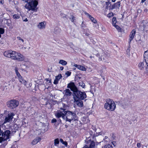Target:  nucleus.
I'll use <instances>...</instances> for the list:
<instances>
[{
	"mask_svg": "<svg viewBox=\"0 0 148 148\" xmlns=\"http://www.w3.org/2000/svg\"><path fill=\"white\" fill-rule=\"evenodd\" d=\"M67 87L73 92V95L74 101L81 100L86 98V93L79 90L73 82H71L68 84Z\"/></svg>",
	"mask_w": 148,
	"mask_h": 148,
	"instance_id": "f257e3e1",
	"label": "nucleus"
},
{
	"mask_svg": "<svg viewBox=\"0 0 148 148\" xmlns=\"http://www.w3.org/2000/svg\"><path fill=\"white\" fill-rule=\"evenodd\" d=\"M3 54L6 57L10 58L14 60H17L19 61H23L25 59L24 56L23 55L14 51H6L4 52Z\"/></svg>",
	"mask_w": 148,
	"mask_h": 148,
	"instance_id": "f03ea898",
	"label": "nucleus"
},
{
	"mask_svg": "<svg viewBox=\"0 0 148 148\" xmlns=\"http://www.w3.org/2000/svg\"><path fill=\"white\" fill-rule=\"evenodd\" d=\"M64 113L65 116H63V119L66 122L68 121L71 123L72 121H78L77 116L75 112L69 110H65Z\"/></svg>",
	"mask_w": 148,
	"mask_h": 148,
	"instance_id": "7ed1b4c3",
	"label": "nucleus"
},
{
	"mask_svg": "<svg viewBox=\"0 0 148 148\" xmlns=\"http://www.w3.org/2000/svg\"><path fill=\"white\" fill-rule=\"evenodd\" d=\"M25 2H27L25 5V8L28 11L31 10L36 12L38 8L36 7L38 2L36 0H23Z\"/></svg>",
	"mask_w": 148,
	"mask_h": 148,
	"instance_id": "20e7f679",
	"label": "nucleus"
},
{
	"mask_svg": "<svg viewBox=\"0 0 148 148\" xmlns=\"http://www.w3.org/2000/svg\"><path fill=\"white\" fill-rule=\"evenodd\" d=\"M1 127L3 128V126L1 125H0V143L6 141L9 139L10 138L11 134V131L10 130H7L3 132V130L1 129Z\"/></svg>",
	"mask_w": 148,
	"mask_h": 148,
	"instance_id": "39448f33",
	"label": "nucleus"
},
{
	"mask_svg": "<svg viewBox=\"0 0 148 148\" xmlns=\"http://www.w3.org/2000/svg\"><path fill=\"white\" fill-rule=\"evenodd\" d=\"M104 104V108L107 110L113 111L116 108V105L114 101L112 99H107Z\"/></svg>",
	"mask_w": 148,
	"mask_h": 148,
	"instance_id": "423d86ee",
	"label": "nucleus"
},
{
	"mask_svg": "<svg viewBox=\"0 0 148 148\" xmlns=\"http://www.w3.org/2000/svg\"><path fill=\"white\" fill-rule=\"evenodd\" d=\"M18 101L15 99L11 100L7 102V106L11 109L16 108L19 105Z\"/></svg>",
	"mask_w": 148,
	"mask_h": 148,
	"instance_id": "0eeeda50",
	"label": "nucleus"
},
{
	"mask_svg": "<svg viewBox=\"0 0 148 148\" xmlns=\"http://www.w3.org/2000/svg\"><path fill=\"white\" fill-rule=\"evenodd\" d=\"M86 143V144L83 148H94L95 146L94 142L91 140H87Z\"/></svg>",
	"mask_w": 148,
	"mask_h": 148,
	"instance_id": "6e6552de",
	"label": "nucleus"
},
{
	"mask_svg": "<svg viewBox=\"0 0 148 148\" xmlns=\"http://www.w3.org/2000/svg\"><path fill=\"white\" fill-rule=\"evenodd\" d=\"M14 115L13 113H11L9 114L5 118L4 123H6L7 122H9L12 121Z\"/></svg>",
	"mask_w": 148,
	"mask_h": 148,
	"instance_id": "1a4fd4ad",
	"label": "nucleus"
},
{
	"mask_svg": "<svg viewBox=\"0 0 148 148\" xmlns=\"http://www.w3.org/2000/svg\"><path fill=\"white\" fill-rule=\"evenodd\" d=\"M60 109L63 110V111L62 112L59 111L55 114V115L57 118H59L61 117H62L63 118V116H65V115L64 114V111H65V109H64L62 108H61Z\"/></svg>",
	"mask_w": 148,
	"mask_h": 148,
	"instance_id": "9d476101",
	"label": "nucleus"
},
{
	"mask_svg": "<svg viewBox=\"0 0 148 148\" xmlns=\"http://www.w3.org/2000/svg\"><path fill=\"white\" fill-rule=\"evenodd\" d=\"M136 33V31L134 29L132 30L130 32L129 35V43H130L132 40L134 39V37Z\"/></svg>",
	"mask_w": 148,
	"mask_h": 148,
	"instance_id": "9b49d317",
	"label": "nucleus"
},
{
	"mask_svg": "<svg viewBox=\"0 0 148 148\" xmlns=\"http://www.w3.org/2000/svg\"><path fill=\"white\" fill-rule=\"evenodd\" d=\"M121 3L120 1H118L116 3H115L112 5L111 6H110V9L113 10L116 8H119L120 6Z\"/></svg>",
	"mask_w": 148,
	"mask_h": 148,
	"instance_id": "f8f14e48",
	"label": "nucleus"
},
{
	"mask_svg": "<svg viewBox=\"0 0 148 148\" xmlns=\"http://www.w3.org/2000/svg\"><path fill=\"white\" fill-rule=\"evenodd\" d=\"M64 96L66 97L71 95L72 93L69 89H66L63 92Z\"/></svg>",
	"mask_w": 148,
	"mask_h": 148,
	"instance_id": "ddd939ff",
	"label": "nucleus"
},
{
	"mask_svg": "<svg viewBox=\"0 0 148 148\" xmlns=\"http://www.w3.org/2000/svg\"><path fill=\"white\" fill-rule=\"evenodd\" d=\"M146 62H140L138 65V67L140 69L142 70L143 69L146 64Z\"/></svg>",
	"mask_w": 148,
	"mask_h": 148,
	"instance_id": "4468645a",
	"label": "nucleus"
},
{
	"mask_svg": "<svg viewBox=\"0 0 148 148\" xmlns=\"http://www.w3.org/2000/svg\"><path fill=\"white\" fill-rule=\"evenodd\" d=\"M91 136H92V138H94L95 137L97 136H98L100 135H101L102 133L101 132H99L98 133H96L95 134V132H93L92 131H90L89 132Z\"/></svg>",
	"mask_w": 148,
	"mask_h": 148,
	"instance_id": "2eb2a0df",
	"label": "nucleus"
},
{
	"mask_svg": "<svg viewBox=\"0 0 148 148\" xmlns=\"http://www.w3.org/2000/svg\"><path fill=\"white\" fill-rule=\"evenodd\" d=\"M11 129H12L11 133L13 132H16V131L18 130V127L16 124H14V125L11 126Z\"/></svg>",
	"mask_w": 148,
	"mask_h": 148,
	"instance_id": "dca6fc26",
	"label": "nucleus"
},
{
	"mask_svg": "<svg viewBox=\"0 0 148 148\" xmlns=\"http://www.w3.org/2000/svg\"><path fill=\"white\" fill-rule=\"evenodd\" d=\"M82 121L84 124H86L90 122L89 119L87 116L83 117L82 118Z\"/></svg>",
	"mask_w": 148,
	"mask_h": 148,
	"instance_id": "f3484780",
	"label": "nucleus"
},
{
	"mask_svg": "<svg viewBox=\"0 0 148 148\" xmlns=\"http://www.w3.org/2000/svg\"><path fill=\"white\" fill-rule=\"evenodd\" d=\"M41 139L39 137H37L32 141L31 143V144L32 145H35L39 142Z\"/></svg>",
	"mask_w": 148,
	"mask_h": 148,
	"instance_id": "a211bd4d",
	"label": "nucleus"
},
{
	"mask_svg": "<svg viewBox=\"0 0 148 148\" xmlns=\"http://www.w3.org/2000/svg\"><path fill=\"white\" fill-rule=\"evenodd\" d=\"M45 22L40 23L37 25V27L40 29H43L45 28V25L44 24Z\"/></svg>",
	"mask_w": 148,
	"mask_h": 148,
	"instance_id": "6ab92c4d",
	"label": "nucleus"
},
{
	"mask_svg": "<svg viewBox=\"0 0 148 148\" xmlns=\"http://www.w3.org/2000/svg\"><path fill=\"white\" fill-rule=\"evenodd\" d=\"M74 102L79 107H82L83 106V102L81 100L74 101Z\"/></svg>",
	"mask_w": 148,
	"mask_h": 148,
	"instance_id": "aec40b11",
	"label": "nucleus"
},
{
	"mask_svg": "<svg viewBox=\"0 0 148 148\" xmlns=\"http://www.w3.org/2000/svg\"><path fill=\"white\" fill-rule=\"evenodd\" d=\"M59 141H60L59 138H57L55 139L54 140V145L56 146H58L59 143Z\"/></svg>",
	"mask_w": 148,
	"mask_h": 148,
	"instance_id": "412c9836",
	"label": "nucleus"
},
{
	"mask_svg": "<svg viewBox=\"0 0 148 148\" xmlns=\"http://www.w3.org/2000/svg\"><path fill=\"white\" fill-rule=\"evenodd\" d=\"M59 63L64 66H65L67 64V62L66 61L62 60H60Z\"/></svg>",
	"mask_w": 148,
	"mask_h": 148,
	"instance_id": "4be33fe9",
	"label": "nucleus"
},
{
	"mask_svg": "<svg viewBox=\"0 0 148 148\" xmlns=\"http://www.w3.org/2000/svg\"><path fill=\"white\" fill-rule=\"evenodd\" d=\"M78 69L83 71H86V69L84 66H82L79 65Z\"/></svg>",
	"mask_w": 148,
	"mask_h": 148,
	"instance_id": "5701e85b",
	"label": "nucleus"
},
{
	"mask_svg": "<svg viewBox=\"0 0 148 148\" xmlns=\"http://www.w3.org/2000/svg\"><path fill=\"white\" fill-rule=\"evenodd\" d=\"M60 141L63 145H64L66 147H67L68 144L66 141H64L61 138L60 139Z\"/></svg>",
	"mask_w": 148,
	"mask_h": 148,
	"instance_id": "b1692460",
	"label": "nucleus"
},
{
	"mask_svg": "<svg viewBox=\"0 0 148 148\" xmlns=\"http://www.w3.org/2000/svg\"><path fill=\"white\" fill-rule=\"evenodd\" d=\"M102 148H113L112 145L108 144L102 147Z\"/></svg>",
	"mask_w": 148,
	"mask_h": 148,
	"instance_id": "393cba45",
	"label": "nucleus"
},
{
	"mask_svg": "<svg viewBox=\"0 0 148 148\" xmlns=\"http://www.w3.org/2000/svg\"><path fill=\"white\" fill-rule=\"evenodd\" d=\"M144 56L145 59H148V50L145 52Z\"/></svg>",
	"mask_w": 148,
	"mask_h": 148,
	"instance_id": "a878e982",
	"label": "nucleus"
},
{
	"mask_svg": "<svg viewBox=\"0 0 148 148\" xmlns=\"http://www.w3.org/2000/svg\"><path fill=\"white\" fill-rule=\"evenodd\" d=\"M13 18L14 19H17L20 18V16L18 14H14L12 16Z\"/></svg>",
	"mask_w": 148,
	"mask_h": 148,
	"instance_id": "bb28decb",
	"label": "nucleus"
},
{
	"mask_svg": "<svg viewBox=\"0 0 148 148\" xmlns=\"http://www.w3.org/2000/svg\"><path fill=\"white\" fill-rule=\"evenodd\" d=\"M112 25L113 26L116 25V17H114L112 19Z\"/></svg>",
	"mask_w": 148,
	"mask_h": 148,
	"instance_id": "cd10ccee",
	"label": "nucleus"
},
{
	"mask_svg": "<svg viewBox=\"0 0 148 148\" xmlns=\"http://www.w3.org/2000/svg\"><path fill=\"white\" fill-rule=\"evenodd\" d=\"M107 58V57H106L105 58H104V57H103V58H102V57H99V61H101L103 60V61H104L105 62H106V60Z\"/></svg>",
	"mask_w": 148,
	"mask_h": 148,
	"instance_id": "c85d7f7f",
	"label": "nucleus"
},
{
	"mask_svg": "<svg viewBox=\"0 0 148 148\" xmlns=\"http://www.w3.org/2000/svg\"><path fill=\"white\" fill-rule=\"evenodd\" d=\"M21 83L22 84H24L27 87H29V86H28L27 85V82L24 80H23L22 81V82H21Z\"/></svg>",
	"mask_w": 148,
	"mask_h": 148,
	"instance_id": "c756f323",
	"label": "nucleus"
},
{
	"mask_svg": "<svg viewBox=\"0 0 148 148\" xmlns=\"http://www.w3.org/2000/svg\"><path fill=\"white\" fill-rule=\"evenodd\" d=\"M62 77V76L61 74H59L58 76H56L55 78L59 81Z\"/></svg>",
	"mask_w": 148,
	"mask_h": 148,
	"instance_id": "7c9ffc66",
	"label": "nucleus"
},
{
	"mask_svg": "<svg viewBox=\"0 0 148 148\" xmlns=\"http://www.w3.org/2000/svg\"><path fill=\"white\" fill-rule=\"evenodd\" d=\"M79 86H81L82 87L84 88L85 86V84L82 82H79Z\"/></svg>",
	"mask_w": 148,
	"mask_h": 148,
	"instance_id": "2f4dec72",
	"label": "nucleus"
},
{
	"mask_svg": "<svg viewBox=\"0 0 148 148\" xmlns=\"http://www.w3.org/2000/svg\"><path fill=\"white\" fill-rule=\"evenodd\" d=\"M5 32V29L3 28H0V34H3Z\"/></svg>",
	"mask_w": 148,
	"mask_h": 148,
	"instance_id": "473e14b6",
	"label": "nucleus"
},
{
	"mask_svg": "<svg viewBox=\"0 0 148 148\" xmlns=\"http://www.w3.org/2000/svg\"><path fill=\"white\" fill-rule=\"evenodd\" d=\"M90 19L94 23H96L97 22V21L92 16Z\"/></svg>",
	"mask_w": 148,
	"mask_h": 148,
	"instance_id": "72a5a7b5",
	"label": "nucleus"
},
{
	"mask_svg": "<svg viewBox=\"0 0 148 148\" xmlns=\"http://www.w3.org/2000/svg\"><path fill=\"white\" fill-rule=\"evenodd\" d=\"M70 19H71V21L72 22H73L74 21L75 19V17L73 15H71V16Z\"/></svg>",
	"mask_w": 148,
	"mask_h": 148,
	"instance_id": "f704fd0d",
	"label": "nucleus"
},
{
	"mask_svg": "<svg viewBox=\"0 0 148 148\" xmlns=\"http://www.w3.org/2000/svg\"><path fill=\"white\" fill-rule=\"evenodd\" d=\"M114 15V14L112 12L109 13L107 15V16L109 18H110Z\"/></svg>",
	"mask_w": 148,
	"mask_h": 148,
	"instance_id": "c9c22d12",
	"label": "nucleus"
},
{
	"mask_svg": "<svg viewBox=\"0 0 148 148\" xmlns=\"http://www.w3.org/2000/svg\"><path fill=\"white\" fill-rule=\"evenodd\" d=\"M119 31H120L121 30V28L118 25H116L114 26Z\"/></svg>",
	"mask_w": 148,
	"mask_h": 148,
	"instance_id": "e433bc0d",
	"label": "nucleus"
},
{
	"mask_svg": "<svg viewBox=\"0 0 148 148\" xmlns=\"http://www.w3.org/2000/svg\"><path fill=\"white\" fill-rule=\"evenodd\" d=\"M53 101V100H48L47 102H46L45 105H47L48 104H49V105L51 103V101Z\"/></svg>",
	"mask_w": 148,
	"mask_h": 148,
	"instance_id": "4c0bfd02",
	"label": "nucleus"
},
{
	"mask_svg": "<svg viewBox=\"0 0 148 148\" xmlns=\"http://www.w3.org/2000/svg\"><path fill=\"white\" fill-rule=\"evenodd\" d=\"M17 39L20 41H21L22 42H24V40L22 39L21 37H17Z\"/></svg>",
	"mask_w": 148,
	"mask_h": 148,
	"instance_id": "58836bf2",
	"label": "nucleus"
},
{
	"mask_svg": "<svg viewBox=\"0 0 148 148\" xmlns=\"http://www.w3.org/2000/svg\"><path fill=\"white\" fill-rule=\"evenodd\" d=\"M59 81L56 78L55 79L53 82V83L55 84H58Z\"/></svg>",
	"mask_w": 148,
	"mask_h": 148,
	"instance_id": "ea45409f",
	"label": "nucleus"
},
{
	"mask_svg": "<svg viewBox=\"0 0 148 148\" xmlns=\"http://www.w3.org/2000/svg\"><path fill=\"white\" fill-rule=\"evenodd\" d=\"M85 14H86L88 17L89 18H90L92 17L91 15L89 14L88 13L85 12Z\"/></svg>",
	"mask_w": 148,
	"mask_h": 148,
	"instance_id": "a19ab883",
	"label": "nucleus"
},
{
	"mask_svg": "<svg viewBox=\"0 0 148 148\" xmlns=\"http://www.w3.org/2000/svg\"><path fill=\"white\" fill-rule=\"evenodd\" d=\"M57 122V120L55 119H53L51 120V122L52 123H54Z\"/></svg>",
	"mask_w": 148,
	"mask_h": 148,
	"instance_id": "79ce46f5",
	"label": "nucleus"
},
{
	"mask_svg": "<svg viewBox=\"0 0 148 148\" xmlns=\"http://www.w3.org/2000/svg\"><path fill=\"white\" fill-rule=\"evenodd\" d=\"M71 72L69 71H66L65 73L67 75V76H69L71 74Z\"/></svg>",
	"mask_w": 148,
	"mask_h": 148,
	"instance_id": "37998d69",
	"label": "nucleus"
},
{
	"mask_svg": "<svg viewBox=\"0 0 148 148\" xmlns=\"http://www.w3.org/2000/svg\"><path fill=\"white\" fill-rule=\"evenodd\" d=\"M106 5L107 6H108L109 4H110V6H111V2H106Z\"/></svg>",
	"mask_w": 148,
	"mask_h": 148,
	"instance_id": "c03bdc74",
	"label": "nucleus"
},
{
	"mask_svg": "<svg viewBox=\"0 0 148 148\" xmlns=\"http://www.w3.org/2000/svg\"><path fill=\"white\" fill-rule=\"evenodd\" d=\"M18 78L19 79V81L21 83L22 82V81L23 80H24L21 76V77Z\"/></svg>",
	"mask_w": 148,
	"mask_h": 148,
	"instance_id": "a18cd8bd",
	"label": "nucleus"
},
{
	"mask_svg": "<svg viewBox=\"0 0 148 148\" xmlns=\"http://www.w3.org/2000/svg\"><path fill=\"white\" fill-rule=\"evenodd\" d=\"M16 75L18 77V78H20L21 77V76L20 73L19 72H17V73H16Z\"/></svg>",
	"mask_w": 148,
	"mask_h": 148,
	"instance_id": "49530a36",
	"label": "nucleus"
},
{
	"mask_svg": "<svg viewBox=\"0 0 148 148\" xmlns=\"http://www.w3.org/2000/svg\"><path fill=\"white\" fill-rule=\"evenodd\" d=\"M92 129H93V130L95 132H96V131L97 129L96 128V127H95L93 126H92Z\"/></svg>",
	"mask_w": 148,
	"mask_h": 148,
	"instance_id": "de8ad7c7",
	"label": "nucleus"
},
{
	"mask_svg": "<svg viewBox=\"0 0 148 148\" xmlns=\"http://www.w3.org/2000/svg\"><path fill=\"white\" fill-rule=\"evenodd\" d=\"M137 146L138 148H140V143H138L137 144Z\"/></svg>",
	"mask_w": 148,
	"mask_h": 148,
	"instance_id": "09e8293b",
	"label": "nucleus"
},
{
	"mask_svg": "<svg viewBox=\"0 0 148 148\" xmlns=\"http://www.w3.org/2000/svg\"><path fill=\"white\" fill-rule=\"evenodd\" d=\"M79 65H77V64H75L74 65V66H75V67H77L78 69V66H78Z\"/></svg>",
	"mask_w": 148,
	"mask_h": 148,
	"instance_id": "8fccbe9b",
	"label": "nucleus"
},
{
	"mask_svg": "<svg viewBox=\"0 0 148 148\" xmlns=\"http://www.w3.org/2000/svg\"><path fill=\"white\" fill-rule=\"evenodd\" d=\"M112 143L114 145V146H115L116 143L115 142H114V141H113L112 142Z\"/></svg>",
	"mask_w": 148,
	"mask_h": 148,
	"instance_id": "3c124183",
	"label": "nucleus"
},
{
	"mask_svg": "<svg viewBox=\"0 0 148 148\" xmlns=\"http://www.w3.org/2000/svg\"><path fill=\"white\" fill-rule=\"evenodd\" d=\"M146 27V25H144L143 26V30H145Z\"/></svg>",
	"mask_w": 148,
	"mask_h": 148,
	"instance_id": "603ef678",
	"label": "nucleus"
},
{
	"mask_svg": "<svg viewBox=\"0 0 148 148\" xmlns=\"http://www.w3.org/2000/svg\"><path fill=\"white\" fill-rule=\"evenodd\" d=\"M15 71L16 73H17V72H18V70L17 68H15Z\"/></svg>",
	"mask_w": 148,
	"mask_h": 148,
	"instance_id": "864d4df0",
	"label": "nucleus"
},
{
	"mask_svg": "<svg viewBox=\"0 0 148 148\" xmlns=\"http://www.w3.org/2000/svg\"><path fill=\"white\" fill-rule=\"evenodd\" d=\"M0 3L3 4V0H0Z\"/></svg>",
	"mask_w": 148,
	"mask_h": 148,
	"instance_id": "5fc2aeb1",
	"label": "nucleus"
},
{
	"mask_svg": "<svg viewBox=\"0 0 148 148\" xmlns=\"http://www.w3.org/2000/svg\"><path fill=\"white\" fill-rule=\"evenodd\" d=\"M45 80L47 81V82H48V81H49V82H50L51 81V80L50 79H45Z\"/></svg>",
	"mask_w": 148,
	"mask_h": 148,
	"instance_id": "6e6d98bb",
	"label": "nucleus"
},
{
	"mask_svg": "<svg viewBox=\"0 0 148 148\" xmlns=\"http://www.w3.org/2000/svg\"><path fill=\"white\" fill-rule=\"evenodd\" d=\"M64 68L62 66V67H60V69L61 70H63Z\"/></svg>",
	"mask_w": 148,
	"mask_h": 148,
	"instance_id": "4d7b16f0",
	"label": "nucleus"
},
{
	"mask_svg": "<svg viewBox=\"0 0 148 148\" xmlns=\"http://www.w3.org/2000/svg\"><path fill=\"white\" fill-rule=\"evenodd\" d=\"M27 21H28V20L27 19V18H26L25 19H24L23 20V21H25V22H27Z\"/></svg>",
	"mask_w": 148,
	"mask_h": 148,
	"instance_id": "13d9d810",
	"label": "nucleus"
},
{
	"mask_svg": "<svg viewBox=\"0 0 148 148\" xmlns=\"http://www.w3.org/2000/svg\"><path fill=\"white\" fill-rule=\"evenodd\" d=\"M146 0H142L141 1V2L142 3H144L145 1H146Z\"/></svg>",
	"mask_w": 148,
	"mask_h": 148,
	"instance_id": "bf43d9fd",
	"label": "nucleus"
},
{
	"mask_svg": "<svg viewBox=\"0 0 148 148\" xmlns=\"http://www.w3.org/2000/svg\"><path fill=\"white\" fill-rule=\"evenodd\" d=\"M145 60L146 61V63H147V62H148V59H145Z\"/></svg>",
	"mask_w": 148,
	"mask_h": 148,
	"instance_id": "052dcab7",
	"label": "nucleus"
},
{
	"mask_svg": "<svg viewBox=\"0 0 148 148\" xmlns=\"http://www.w3.org/2000/svg\"><path fill=\"white\" fill-rule=\"evenodd\" d=\"M58 121L59 122V123H61V119H59L58 120Z\"/></svg>",
	"mask_w": 148,
	"mask_h": 148,
	"instance_id": "680f3d73",
	"label": "nucleus"
},
{
	"mask_svg": "<svg viewBox=\"0 0 148 148\" xmlns=\"http://www.w3.org/2000/svg\"><path fill=\"white\" fill-rule=\"evenodd\" d=\"M65 127L66 128H67L68 127V126L67 125H65Z\"/></svg>",
	"mask_w": 148,
	"mask_h": 148,
	"instance_id": "e2e57ef3",
	"label": "nucleus"
},
{
	"mask_svg": "<svg viewBox=\"0 0 148 148\" xmlns=\"http://www.w3.org/2000/svg\"><path fill=\"white\" fill-rule=\"evenodd\" d=\"M14 82V81H13V80H10V82H9V83H12V82Z\"/></svg>",
	"mask_w": 148,
	"mask_h": 148,
	"instance_id": "0e129e2a",
	"label": "nucleus"
},
{
	"mask_svg": "<svg viewBox=\"0 0 148 148\" xmlns=\"http://www.w3.org/2000/svg\"><path fill=\"white\" fill-rule=\"evenodd\" d=\"M99 53H97L96 55V56H97V57L98 56H99Z\"/></svg>",
	"mask_w": 148,
	"mask_h": 148,
	"instance_id": "69168bd1",
	"label": "nucleus"
},
{
	"mask_svg": "<svg viewBox=\"0 0 148 148\" xmlns=\"http://www.w3.org/2000/svg\"><path fill=\"white\" fill-rule=\"evenodd\" d=\"M90 92H91V93H92L93 94V91L92 90H90Z\"/></svg>",
	"mask_w": 148,
	"mask_h": 148,
	"instance_id": "338daca9",
	"label": "nucleus"
},
{
	"mask_svg": "<svg viewBox=\"0 0 148 148\" xmlns=\"http://www.w3.org/2000/svg\"><path fill=\"white\" fill-rule=\"evenodd\" d=\"M86 36H88V35H89V34H88V33H86Z\"/></svg>",
	"mask_w": 148,
	"mask_h": 148,
	"instance_id": "774afa93",
	"label": "nucleus"
}]
</instances>
